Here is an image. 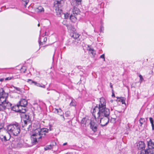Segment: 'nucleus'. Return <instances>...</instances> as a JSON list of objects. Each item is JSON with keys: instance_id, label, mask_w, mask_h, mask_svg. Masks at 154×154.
<instances>
[{"instance_id": "1", "label": "nucleus", "mask_w": 154, "mask_h": 154, "mask_svg": "<svg viewBox=\"0 0 154 154\" xmlns=\"http://www.w3.org/2000/svg\"><path fill=\"white\" fill-rule=\"evenodd\" d=\"M48 131V129L45 128L35 129L34 133L31 136L32 141L33 144H35L38 143L42 137H45L46 133Z\"/></svg>"}, {"instance_id": "2", "label": "nucleus", "mask_w": 154, "mask_h": 154, "mask_svg": "<svg viewBox=\"0 0 154 154\" xmlns=\"http://www.w3.org/2000/svg\"><path fill=\"white\" fill-rule=\"evenodd\" d=\"M8 97L3 88L0 89V112L3 111L6 109H9L12 104L6 100Z\"/></svg>"}, {"instance_id": "3", "label": "nucleus", "mask_w": 154, "mask_h": 154, "mask_svg": "<svg viewBox=\"0 0 154 154\" xmlns=\"http://www.w3.org/2000/svg\"><path fill=\"white\" fill-rule=\"evenodd\" d=\"M7 130L9 134L15 136H17L20 133V126L19 124L17 122L9 124L8 126Z\"/></svg>"}, {"instance_id": "4", "label": "nucleus", "mask_w": 154, "mask_h": 154, "mask_svg": "<svg viewBox=\"0 0 154 154\" xmlns=\"http://www.w3.org/2000/svg\"><path fill=\"white\" fill-rule=\"evenodd\" d=\"M99 110L97 113V118L100 117H109L110 114L109 109L106 107L98 109Z\"/></svg>"}, {"instance_id": "5", "label": "nucleus", "mask_w": 154, "mask_h": 154, "mask_svg": "<svg viewBox=\"0 0 154 154\" xmlns=\"http://www.w3.org/2000/svg\"><path fill=\"white\" fill-rule=\"evenodd\" d=\"M98 124H99L102 127L106 125L109 121V117H100L97 118V116L95 119Z\"/></svg>"}, {"instance_id": "6", "label": "nucleus", "mask_w": 154, "mask_h": 154, "mask_svg": "<svg viewBox=\"0 0 154 154\" xmlns=\"http://www.w3.org/2000/svg\"><path fill=\"white\" fill-rule=\"evenodd\" d=\"M106 102L105 99L103 97L100 98L99 103L98 105V109L106 107Z\"/></svg>"}, {"instance_id": "7", "label": "nucleus", "mask_w": 154, "mask_h": 154, "mask_svg": "<svg viewBox=\"0 0 154 154\" xmlns=\"http://www.w3.org/2000/svg\"><path fill=\"white\" fill-rule=\"evenodd\" d=\"M147 144L148 149H154V140L149 139V141H147Z\"/></svg>"}, {"instance_id": "8", "label": "nucleus", "mask_w": 154, "mask_h": 154, "mask_svg": "<svg viewBox=\"0 0 154 154\" xmlns=\"http://www.w3.org/2000/svg\"><path fill=\"white\" fill-rule=\"evenodd\" d=\"M20 107L19 106L18 103L17 106H13L12 108V109L14 111L17 112L22 113H25V110L23 109L22 110H20Z\"/></svg>"}, {"instance_id": "9", "label": "nucleus", "mask_w": 154, "mask_h": 154, "mask_svg": "<svg viewBox=\"0 0 154 154\" xmlns=\"http://www.w3.org/2000/svg\"><path fill=\"white\" fill-rule=\"evenodd\" d=\"M145 147V144L143 141H140L137 144V147L138 150H144Z\"/></svg>"}, {"instance_id": "10", "label": "nucleus", "mask_w": 154, "mask_h": 154, "mask_svg": "<svg viewBox=\"0 0 154 154\" xmlns=\"http://www.w3.org/2000/svg\"><path fill=\"white\" fill-rule=\"evenodd\" d=\"M18 104L20 107H24L27 105V101L26 99H22L20 100Z\"/></svg>"}, {"instance_id": "11", "label": "nucleus", "mask_w": 154, "mask_h": 154, "mask_svg": "<svg viewBox=\"0 0 154 154\" xmlns=\"http://www.w3.org/2000/svg\"><path fill=\"white\" fill-rule=\"evenodd\" d=\"M98 105H97L96 106H95L92 110H91V112L92 113V115L94 116L95 119L97 117V115H96L95 113L97 111L98 112Z\"/></svg>"}, {"instance_id": "12", "label": "nucleus", "mask_w": 154, "mask_h": 154, "mask_svg": "<svg viewBox=\"0 0 154 154\" xmlns=\"http://www.w3.org/2000/svg\"><path fill=\"white\" fill-rule=\"evenodd\" d=\"M72 11L73 13L72 14L76 15L79 14L80 10L78 8L74 7L72 9Z\"/></svg>"}, {"instance_id": "13", "label": "nucleus", "mask_w": 154, "mask_h": 154, "mask_svg": "<svg viewBox=\"0 0 154 154\" xmlns=\"http://www.w3.org/2000/svg\"><path fill=\"white\" fill-rule=\"evenodd\" d=\"M56 11L57 15L62 17V14L63 13L61 9H60L59 8H57L56 9Z\"/></svg>"}, {"instance_id": "14", "label": "nucleus", "mask_w": 154, "mask_h": 154, "mask_svg": "<svg viewBox=\"0 0 154 154\" xmlns=\"http://www.w3.org/2000/svg\"><path fill=\"white\" fill-rule=\"evenodd\" d=\"M140 154H154V153H151L150 149H148L141 150Z\"/></svg>"}, {"instance_id": "15", "label": "nucleus", "mask_w": 154, "mask_h": 154, "mask_svg": "<svg viewBox=\"0 0 154 154\" xmlns=\"http://www.w3.org/2000/svg\"><path fill=\"white\" fill-rule=\"evenodd\" d=\"M71 36L73 38L77 39L79 36L80 35L77 32H74L70 34Z\"/></svg>"}, {"instance_id": "16", "label": "nucleus", "mask_w": 154, "mask_h": 154, "mask_svg": "<svg viewBox=\"0 0 154 154\" xmlns=\"http://www.w3.org/2000/svg\"><path fill=\"white\" fill-rule=\"evenodd\" d=\"M69 18L71 21L72 22H75L77 19L76 15L71 14Z\"/></svg>"}, {"instance_id": "17", "label": "nucleus", "mask_w": 154, "mask_h": 154, "mask_svg": "<svg viewBox=\"0 0 154 154\" xmlns=\"http://www.w3.org/2000/svg\"><path fill=\"white\" fill-rule=\"evenodd\" d=\"M24 124L22 125V128H24L25 127H27L29 124H30V122L26 120H23Z\"/></svg>"}, {"instance_id": "18", "label": "nucleus", "mask_w": 154, "mask_h": 154, "mask_svg": "<svg viewBox=\"0 0 154 154\" xmlns=\"http://www.w3.org/2000/svg\"><path fill=\"white\" fill-rule=\"evenodd\" d=\"M97 121L95 122L94 120H91V122H90V126H93L95 125H97Z\"/></svg>"}, {"instance_id": "19", "label": "nucleus", "mask_w": 154, "mask_h": 154, "mask_svg": "<svg viewBox=\"0 0 154 154\" xmlns=\"http://www.w3.org/2000/svg\"><path fill=\"white\" fill-rule=\"evenodd\" d=\"M80 43V41L77 39H75V41L73 42V44L76 45H79Z\"/></svg>"}, {"instance_id": "20", "label": "nucleus", "mask_w": 154, "mask_h": 154, "mask_svg": "<svg viewBox=\"0 0 154 154\" xmlns=\"http://www.w3.org/2000/svg\"><path fill=\"white\" fill-rule=\"evenodd\" d=\"M97 125H95L93 126H90L92 130L94 132H96L97 129Z\"/></svg>"}, {"instance_id": "21", "label": "nucleus", "mask_w": 154, "mask_h": 154, "mask_svg": "<svg viewBox=\"0 0 154 154\" xmlns=\"http://www.w3.org/2000/svg\"><path fill=\"white\" fill-rule=\"evenodd\" d=\"M36 86L38 87H41V88H45V85H44L42 84H40L39 83H38L37 82L36 84Z\"/></svg>"}, {"instance_id": "22", "label": "nucleus", "mask_w": 154, "mask_h": 154, "mask_svg": "<svg viewBox=\"0 0 154 154\" xmlns=\"http://www.w3.org/2000/svg\"><path fill=\"white\" fill-rule=\"evenodd\" d=\"M52 148V146L51 145H48L46 146L45 148V150H47L48 149H50Z\"/></svg>"}, {"instance_id": "23", "label": "nucleus", "mask_w": 154, "mask_h": 154, "mask_svg": "<svg viewBox=\"0 0 154 154\" xmlns=\"http://www.w3.org/2000/svg\"><path fill=\"white\" fill-rule=\"evenodd\" d=\"M141 124L140 126H141L145 122V119L144 118H141L139 120Z\"/></svg>"}, {"instance_id": "24", "label": "nucleus", "mask_w": 154, "mask_h": 154, "mask_svg": "<svg viewBox=\"0 0 154 154\" xmlns=\"http://www.w3.org/2000/svg\"><path fill=\"white\" fill-rule=\"evenodd\" d=\"M28 127L27 128V131H30L32 128V126L31 123H30V124H29L28 125Z\"/></svg>"}, {"instance_id": "25", "label": "nucleus", "mask_w": 154, "mask_h": 154, "mask_svg": "<svg viewBox=\"0 0 154 154\" xmlns=\"http://www.w3.org/2000/svg\"><path fill=\"white\" fill-rule=\"evenodd\" d=\"M64 17L65 19H67L69 17V14H62V17Z\"/></svg>"}, {"instance_id": "26", "label": "nucleus", "mask_w": 154, "mask_h": 154, "mask_svg": "<svg viewBox=\"0 0 154 154\" xmlns=\"http://www.w3.org/2000/svg\"><path fill=\"white\" fill-rule=\"evenodd\" d=\"M67 27L68 30H70L72 29V26L70 24H66L65 25Z\"/></svg>"}, {"instance_id": "27", "label": "nucleus", "mask_w": 154, "mask_h": 154, "mask_svg": "<svg viewBox=\"0 0 154 154\" xmlns=\"http://www.w3.org/2000/svg\"><path fill=\"white\" fill-rule=\"evenodd\" d=\"M0 139H1L2 140H7L6 139V137L5 136H3L2 135L1 137H0Z\"/></svg>"}, {"instance_id": "28", "label": "nucleus", "mask_w": 154, "mask_h": 154, "mask_svg": "<svg viewBox=\"0 0 154 154\" xmlns=\"http://www.w3.org/2000/svg\"><path fill=\"white\" fill-rule=\"evenodd\" d=\"M24 118L27 120V121L29 119V116L26 114H24L23 116Z\"/></svg>"}, {"instance_id": "29", "label": "nucleus", "mask_w": 154, "mask_h": 154, "mask_svg": "<svg viewBox=\"0 0 154 154\" xmlns=\"http://www.w3.org/2000/svg\"><path fill=\"white\" fill-rule=\"evenodd\" d=\"M90 51H91V53L92 54L93 56H94L96 54L95 51L94 50L92 49H90Z\"/></svg>"}, {"instance_id": "30", "label": "nucleus", "mask_w": 154, "mask_h": 154, "mask_svg": "<svg viewBox=\"0 0 154 154\" xmlns=\"http://www.w3.org/2000/svg\"><path fill=\"white\" fill-rule=\"evenodd\" d=\"M34 81L32 80L31 79H28L27 81V82H28L29 84L31 85L33 83V82H34Z\"/></svg>"}, {"instance_id": "31", "label": "nucleus", "mask_w": 154, "mask_h": 154, "mask_svg": "<svg viewBox=\"0 0 154 154\" xmlns=\"http://www.w3.org/2000/svg\"><path fill=\"white\" fill-rule=\"evenodd\" d=\"M4 126V125L3 123H0V131L3 128Z\"/></svg>"}, {"instance_id": "32", "label": "nucleus", "mask_w": 154, "mask_h": 154, "mask_svg": "<svg viewBox=\"0 0 154 154\" xmlns=\"http://www.w3.org/2000/svg\"><path fill=\"white\" fill-rule=\"evenodd\" d=\"M117 100L118 101H119V102H121V100H122V99L124 98L123 97H117Z\"/></svg>"}, {"instance_id": "33", "label": "nucleus", "mask_w": 154, "mask_h": 154, "mask_svg": "<svg viewBox=\"0 0 154 154\" xmlns=\"http://www.w3.org/2000/svg\"><path fill=\"white\" fill-rule=\"evenodd\" d=\"M23 108H22L21 109H20V110H22L23 109L25 110V112L28 109L26 107V106H25L24 107H23Z\"/></svg>"}, {"instance_id": "34", "label": "nucleus", "mask_w": 154, "mask_h": 154, "mask_svg": "<svg viewBox=\"0 0 154 154\" xmlns=\"http://www.w3.org/2000/svg\"><path fill=\"white\" fill-rule=\"evenodd\" d=\"M21 69L22 71V70H24L23 71V72L24 73L25 72L26 70V68L25 66H24L22 67Z\"/></svg>"}, {"instance_id": "35", "label": "nucleus", "mask_w": 154, "mask_h": 154, "mask_svg": "<svg viewBox=\"0 0 154 154\" xmlns=\"http://www.w3.org/2000/svg\"><path fill=\"white\" fill-rule=\"evenodd\" d=\"M85 118H83L82 120H81V123L82 124H86V122H85Z\"/></svg>"}, {"instance_id": "36", "label": "nucleus", "mask_w": 154, "mask_h": 154, "mask_svg": "<svg viewBox=\"0 0 154 154\" xmlns=\"http://www.w3.org/2000/svg\"><path fill=\"white\" fill-rule=\"evenodd\" d=\"M38 10L40 12H42V11H44V8H42L41 7H40L38 8Z\"/></svg>"}, {"instance_id": "37", "label": "nucleus", "mask_w": 154, "mask_h": 154, "mask_svg": "<svg viewBox=\"0 0 154 154\" xmlns=\"http://www.w3.org/2000/svg\"><path fill=\"white\" fill-rule=\"evenodd\" d=\"M100 58L103 59V60L105 61V55L103 54L100 56Z\"/></svg>"}, {"instance_id": "38", "label": "nucleus", "mask_w": 154, "mask_h": 154, "mask_svg": "<svg viewBox=\"0 0 154 154\" xmlns=\"http://www.w3.org/2000/svg\"><path fill=\"white\" fill-rule=\"evenodd\" d=\"M76 2L77 3L78 5L81 4L82 0H75Z\"/></svg>"}, {"instance_id": "39", "label": "nucleus", "mask_w": 154, "mask_h": 154, "mask_svg": "<svg viewBox=\"0 0 154 154\" xmlns=\"http://www.w3.org/2000/svg\"><path fill=\"white\" fill-rule=\"evenodd\" d=\"M70 105L72 106H75V104L74 102H73V100H72L71 102L70 103Z\"/></svg>"}, {"instance_id": "40", "label": "nucleus", "mask_w": 154, "mask_h": 154, "mask_svg": "<svg viewBox=\"0 0 154 154\" xmlns=\"http://www.w3.org/2000/svg\"><path fill=\"white\" fill-rule=\"evenodd\" d=\"M149 119L151 123V124H153V121L152 118V117H150L149 118Z\"/></svg>"}, {"instance_id": "41", "label": "nucleus", "mask_w": 154, "mask_h": 154, "mask_svg": "<svg viewBox=\"0 0 154 154\" xmlns=\"http://www.w3.org/2000/svg\"><path fill=\"white\" fill-rule=\"evenodd\" d=\"M104 30V27L102 26H101L100 28V32H103Z\"/></svg>"}, {"instance_id": "42", "label": "nucleus", "mask_w": 154, "mask_h": 154, "mask_svg": "<svg viewBox=\"0 0 154 154\" xmlns=\"http://www.w3.org/2000/svg\"><path fill=\"white\" fill-rule=\"evenodd\" d=\"M13 87L14 88H15L17 91H20V88H19L16 87H14V86Z\"/></svg>"}, {"instance_id": "43", "label": "nucleus", "mask_w": 154, "mask_h": 154, "mask_svg": "<svg viewBox=\"0 0 154 154\" xmlns=\"http://www.w3.org/2000/svg\"><path fill=\"white\" fill-rule=\"evenodd\" d=\"M38 42L40 45H42V42L41 41V39L40 37L39 38Z\"/></svg>"}, {"instance_id": "44", "label": "nucleus", "mask_w": 154, "mask_h": 154, "mask_svg": "<svg viewBox=\"0 0 154 154\" xmlns=\"http://www.w3.org/2000/svg\"><path fill=\"white\" fill-rule=\"evenodd\" d=\"M69 111H67L66 112L65 114L66 115V116L67 117L68 116H69Z\"/></svg>"}, {"instance_id": "45", "label": "nucleus", "mask_w": 154, "mask_h": 154, "mask_svg": "<svg viewBox=\"0 0 154 154\" xmlns=\"http://www.w3.org/2000/svg\"><path fill=\"white\" fill-rule=\"evenodd\" d=\"M139 76L140 77V80H141V81H142L143 80V78L142 76L141 75H140Z\"/></svg>"}, {"instance_id": "46", "label": "nucleus", "mask_w": 154, "mask_h": 154, "mask_svg": "<svg viewBox=\"0 0 154 154\" xmlns=\"http://www.w3.org/2000/svg\"><path fill=\"white\" fill-rule=\"evenodd\" d=\"M25 2V4H24L25 6H26V5L29 2L28 0H26L24 1Z\"/></svg>"}, {"instance_id": "47", "label": "nucleus", "mask_w": 154, "mask_h": 154, "mask_svg": "<svg viewBox=\"0 0 154 154\" xmlns=\"http://www.w3.org/2000/svg\"><path fill=\"white\" fill-rule=\"evenodd\" d=\"M121 102L122 104L125 103V100L124 99V98L122 100Z\"/></svg>"}, {"instance_id": "48", "label": "nucleus", "mask_w": 154, "mask_h": 154, "mask_svg": "<svg viewBox=\"0 0 154 154\" xmlns=\"http://www.w3.org/2000/svg\"><path fill=\"white\" fill-rule=\"evenodd\" d=\"M11 77H7V78H6L5 79V80H11Z\"/></svg>"}, {"instance_id": "49", "label": "nucleus", "mask_w": 154, "mask_h": 154, "mask_svg": "<svg viewBox=\"0 0 154 154\" xmlns=\"http://www.w3.org/2000/svg\"><path fill=\"white\" fill-rule=\"evenodd\" d=\"M47 38L46 37L44 38V42H46L47 41Z\"/></svg>"}, {"instance_id": "50", "label": "nucleus", "mask_w": 154, "mask_h": 154, "mask_svg": "<svg viewBox=\"0 0 154 154\" xmlns=\"http://www.w3.org/2000/svg\"><path fill=\"white\" fill-rule=\"evenodd\" d=\"M57 2V4H60V2H61V0L59 1V0H57L56 1Z\"/></svg>"}, {"instance_id": "51", "label": "nucleus", "mask_w": 154, "mask_h": 154, "mask_svg": "<svg viewBox=\"0 0 154 154\" xmlns=\"http://www.w3.org/2000/svg\"><path fill=\"white\" fill-rule=\"evenodd\" d=\"M60 115L63 118V121H64L65 120V118L64 116L63 115H61V114H60Z\"/></svg>"}, {"instance_id": "52", "label": "nucleus", "mask_w": 154, "mask_h": 154, "mask_svg": "<svg viewBox=\"0 0 154 154\" xmlns=\"http://www.w3.org/2000/svg\"><path fill=\"white\" fill-rule=\"evenodd\" d=\"M151 125H152V130H154V124H151Z\"/></svg>"}, {"instance_id": "53", "label": "nucleus", "mask_w": 154, "mask_h": 154, "mask_svg": "<svg viewBox=\"0 0 154 154\" xmlns=\"http://www.w3.org/2000/svg\"><path fill=\"white\" fill-rule=\"evenodd\" d=\"M33 82V84L34 85H35L36 86V84H37V82L35 81Z\"/></svg>"}, {"instance_id": "54", "label": "nucleus", "mask_w": 154, "mask_h": 154, "mask_svg": "<svg viewBox=\"0 0 154 154\" xmlns=\"http://www.w3.org/2000/svg\"><path fill=\"white\" fill-rule=\"evenodd\" d=\"M112 97H115V94H114V93H113V92L112 93Z\"/></svg>"}, {"instance_id": "55", "label": "nucleus", "mask_w": 154, "mask_h": 154, "mask_svg": "<svg viewBox=\"0 0 154 154\" xmlns=\"http://www.w3.org/2000/svg\"><path fill=\"white\" fill-rule=\"evenodd\" d=\"M110 87L112 88H113L112 85V83H110Z\"/></svg>"}, {"instance_id": "56", "label": "nucleus", "mask_w": 154, "mask_h": 154, "mask_svg": "<svg viewBox=\"0 0 154 154\" xmlns=\"http://www.w3.org/2000/svg\"><path fill=\"white\" fill-rule=\"evenodd\" d=\"M4 80V79H0V82H2Z\"/></svg>"}, {"instance_id": "57", "label": "nucleus", "mask_w": 154, "mask_h": 154, "mask_svg": "<svg viewBox=\"0 0 154 154\" xmlns=\"http://www.w3.org/2000/svg\"><path fill=\"white\" fill-rule=\"evenodd\" d=\"M67 143H65L63 144V146H65V145H67Z\"/></svg>"}, {"instance_id": "58", "label": "nucleus", "mask_w": 154, "mask_h": 154, "mask_svg": "<svg viewBox=\"0 0 154 154\" xmlns=\"http://www.w3.org/2000/svg\"><path fill=\"white\" fill-rule=\"evenodd\" d=\"M46 32H45V34L44 35H42V36L43 37V36H45V35H46Z\"/></svg>"}, {"instance_id": "59", "label": "nucleus", "mask_w": 154, "mask_h": 154, "mask_svg": "<svg viewBox=\"0 0 154 154\" xmlns=\"http://www.w3.org/2000/svg\"><path fill=\"white\" fill-rule=\"evenodd\" d=\"M56 111H57V113H58L59 112V111L58 110V109H55Z\"/></svg>"}, {"instance_id": "60", "label": "nucleus", "mask_w": 154, "mask_h": 154, "mask_svg": "<svg viewBox=\"0 0 154 154\" xmlns=\"http://www.w3.org/2000/svg\"><path fill=\"white\" fill-rule=\"evenodd\" d=\"M23 129H24V130H25L27 131V130H26V128H23Z\"/></svg>"}, {"instance_id": "61", "label": "nucleus", "mask_w": 154, "mask_h": 154, "mask_svg": "<svg viewBox=\"0 0 154 154\" xmlns=\"http://www.w3.org/2000/svg\"><path fill=\"white\" fill-rule=\"evenodd\" d=\"M80 66H78V68H79H79H80Z\"/></svg>"}, {"instance_id": "62", "label": "nucleus", "mask_w": 154, "mask_h": 154, "mask_svg": "<svg viewBox=\"0 0 154 154\" xmlns=\"http://www.w3.org/2000/svg\"><path fill=\"white\" fill-rule=\"evenodd\" d=\"M112 93L113 92L114 93V91L112 89Z\"/></svg>"}, {"instance_id": "63", "label": "nucleus", "mask_w": 154, "mask_h": 154, "mask_svg": "<svg viewBox=\"0 0 154 154\" xmlns=\"http://www.w3.org/2000/svg\"><path fill=\"white\" fill-rule=\"evenodd\" d=\"M38 26H40V24L39 23L38 24Z\"/></svg>"}, {"instance_id": "64", "label": "nucleus", "mask_w": 154, "mask_h": 154, "mask_svg": "<svg viewBox=\"0 0 154 154\" xmlns=\"http://www.w3.org/2000/svg\"><path fill=\"white\" fill-rule=\"evenodd\" d=\"M13 8V7H12V8Z\"/></svg>"}]
</instances>
